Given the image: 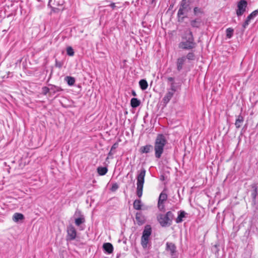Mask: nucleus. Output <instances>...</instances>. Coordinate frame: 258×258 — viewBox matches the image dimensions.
<instances>
[{
	"label": "nucleus",
	"mask_w": 258,
	"mask_h": 258,
	"mask_svg": "<svg viewBox=\"0 0 258 258\" xmlns=\"http://www.w3.org/2000/svg\"><path fill=\"white\" fill-rule=\"evenodd\" d=\"M67 241H72L75 239L77 236V231L72 225H70L67 227Z\"/></svg>",
	"instance_id": "obj_8"
},
{
	"label": "nucleus",
	"mask_w": 258,
	"mask_h": 258,
	"mask_svg": "<svg viewBox=\"0 0 258 258\" xmlns=\"http://www.w3.org/2000/svg\"><path fill=\"white\" fill-rule=\"evenodd\" d=\"M258 15V10H255L252 12L250 15H249L247 17L248 19H253L254 17H255Z\"/></svg>",
	"instance_id": "obj_29"
},
{
	"label": "nucleus",
	"mask_w": 258,
	"mask_h": 258,
	"mask_svg": "<svg viewBox=\"0 0 258 258\" xmlns=\"http://www.w3.org/2000/svg\"><path fill=\"white\" fill-rule=\"evenodd\" d=\"M174 93L173 91H168L163 98L164 103L167 104L173 97Z\"/></svg>",
	"instance_id": "obj_15"
},
{
	"label": "nucleus",
	"mask_w": 258,
	"mask_h": 258,
	"mask_svg": "<svg viewBox=\"0 0 258 258\" xmlns=\"http://www.w3.org/2000/svg\"><path fill=\"white\" fill-rule=\"evenodd\" d=\"M85 219L83 217H79V218H78L77 219H75V224L79 226H80L81 224L85 222Z\"/></svg>",
	"instance_id": "obj_26"
},
{
	"label": "nucleus",
	"mask_w": 258,
	"mask_h": 258,
	"mask_svg": "<svg viewBox=\"0 0 258 258\" xmlns=\"http://www.w3.org/2000/svg\"><path fill=\"white\" fill-rule=\"evenodd\" d=\"M226 36L228 38H230L233 34V29L231 28H228L226 30Z\"/></svg>",
	"instance_id": "obj_27"
},
{
	"label": "nucleus",
	"mask_w": 258,
	"mask_h": 258,
	"mask_svg": "<svg viewBox=\"0 0 258 258\" xmlns=\"http://www.w3.org/2000/svg\"><path fill=\"white\" fill-rule=\"evenodd\" d=\"M140 103V101L136 98H133L131 100V105L133 108L137 107Z\"/></svg>",
	"instance_id": "obj_21"
},
{
	"label": "nucleus",
	"mask_w": 258,
	"mask_h": 258,
	"mask_svg": "<svg viewBox=\"0 0 258 258\" xmlns=\"http://www.w3.org/2000/svg\"><path fill=\"white\" fill-rule=\"evenodd\" d=\"M173 214L171 211H168L166 214H159L157 217V220L162 227H166L171 224L173 219Z\"/></svg>",
	"instance_id": "obj_4"
},
{
	"label": "nucleus",
	"mask_w": 258,
	"mask_h": 258,
	"mask_svg": "<svg viewBox=\"0 0 258 258\" xmlns=\"http://www.w3.org/2000/svg\"><path fill=\"white\" fill-rule=\"evenodd\" d=\"M67 53L69 56H73L74 55V51L72 47L70 46L67 47Z\"/></svg>",
	"instance_id": "obj_30"
},
{
	"label": "nucleus",
	"mask_w": 258,
	"mask_h": 258,
	"mask_svg": "<svg viewBox=\"0 0 258 258\" xmlns=\"http://www.w3.org/2000/svg\"><path fill=\"white\" fill-rule=\"evenodd\" d=\"M97 170L99 175L102 176L106 174L108 169L106 167H98Z\"/></svg>",
	"instance_id": "obj_19"
},
{
	"label": "nucleus",
	"mask_w": 258,
	"mask_h": 258,
	"mask_svg": "<svg viewBox=\"0 0 258 258\" xmlns=\"http://www.w3.org/2000/svg\"><path fill=\"white\" fill-rule=\"evenodd\" d=\"M252 188H254V190L252 194V195L253 198H255L256 197V192H257V191H256L257 188H256V186L254 185L252 186Z\"/></svg>",
	"instance_id": "obj_36"
},
{
	"label": "nucleus",
	"mask_w": 258,
	"mask_h": 258,
	"mask_svg": "<svg viewBox=\"0 0 258 258\" xmlns=\"http://www.w3.org/2000/svg\"><path fill=\"white\" fill-rule=\"evenodd\" d=\"M169 91H173V93H175V92L176 91L175 86L174 85V83H171V86H170V89Z\"/></svg>",
	"instance_id": "obj_35"
},
{
	"label": "nucleus",
	"mask_w": 258,
	"mask_h": 258,
	"mask_svg": "<svg viewBox=\"0 0 258 258\" xmlns=\"http://www.w3.org/2000/svg\"><path fill=\"white\" fill-rule=\"evenodd\" d=\"M185 213L184 211H180L177 218L176 219V223H179L182 222L183 218L185 217Z\"/></svg>",
	"instance_id": "obj_20"
},
{
	"label": "nucleus",
	"mask_w": 258,
	"mask_h": 258,
	"mask_svg": "<svg viewBox=\"0 0 258 258\" xmlns=\"http://www.w3.org/2000/svg\"><path fill=\"white\" fill-rule=\"evenodd\" d=\"M191 0H182L178 11L177 16L180 17L187 13L189 10Z\"/></svg>",
	"instance_id": "obj_6"
},
{
	"label": "nucleus",
	"mask_w": 258,
	"mask_h": 258,
	"mask_svg": "<svg viewBox=\"0 0 258 258\" xmlns=\"http://www.w3.org/2000/svg\"><path fill=\"white\" fill-rule=\"evenodd\" d=\"M139 85L141 89L143 90H145L147 89L148 84L146 80L142 79L139 82Z\"/></svg>",
	"instance_id": "obj_22"
},
{
	"label": "nucleus",
	"mask_w": 258,
	"mask_h": 258,
	"mask_svg": "<svg viewBox=\"0 0 258 258\" xmlns=\"http://www.w3.org/2000/svg\"><path fill=\"white\" fill-rule=\"evenodd\" d=\"M118 188V185L116 183H114L112 185L111 190L112 191H115Z\"/></svg>",
	"instance_id": "obj_37"
},
{
	"label": "nucleus",
	"mask_w": 258,
	"mask_h": 258,
	"mask_svg": "<svg viewBox=\"0 0 258 258\" xmlns=\"http://www.w3.org/2000/svg\"><path fill=\"white\" fill-rule=\"evenodd\" d=\"M50 92V87H43L42 88V92L43 95H46L48 92Z\"/></svg>",
	"instance_id": "obj_32"
},
{
	"label": "nucleus",
	"mask_w": 258,
	"mask_h": 258,
	"mask_svg": "<svg viewBox=\"0 0 258 258\" xmlns=\"http://www.w3.org/2000/svg\"><path fill=\"white\" fill-rule=\"evenodd\" d=\"M65 80L69 86H73L75 83V79L72 77L67 76L65 78Z\"/></svg>",
	"instance_id": "obj_25"
},
{
	"label": "nucleus",
	"mask_w": 258,
	"mask_h": 258,
	"mask_svg": "<svg viewBox=\"0 0 258 258\" xmlns=\"http://www.w3.org/2000/svg\"><path fill=\"white\" fill-rule=\"evenodd\" d=\"M250 20V19H248V17L246 18V19L245 20V22H244L242 25L243 28H245L249 25Z\"/></svg>",
	"instance_id": "obj_33"
},
{
	"label": "nucleus",
	"mask_w": 258,
	"mask_h": 258,
	"mask_svg": "<svg viewBox=\"0 0 258 258\" xmlns=\"http://www.w3.org/2000/svg\"><path fill=\"white\" fill-rule=\"evenodd\" d=\"M167 80L168 82H171L172 83H174V78L172 77H168L167 78Z\"/></svg>",
	"instance_id": "obj_39"
},
{
	"label": "nucleus",
	"mask_w": 258,
	"mask_h": 258,
	"mask_svg": "<svg viewBox=\"0 0 258 258\" xmlns=\"http://www.w3.org/2000/svg\"><path fill=\"white\" fill-rule=\"evenodd\" d=\"M118 146V144L117 143H114L111 147V151H113L114 150L116 149Z\"/></svg>",
	"instance_id": "obj_38"
},
{
	"label": "nucleus",
	"mask_w": 258,
	"mask_h": 258,
	"mask_svg": "<svg viewBox=\"0 0 258 258\" xmlns=\"http://www.w3.org/2000/svg\"><path fill=\"white\" fill-rule=\"evenodd\" d=\"M24 219V215L21 213H16L13 216V220L15 222H18L19 220H22Z\"/></svg>",
	"instance_id": "obj_17"
},
{
	"label": "nucleus",
	"mask_w": 258,
	"mask_h": 258,
	"mask_svg": "<svg viewBox=\"0 0 258 258\" xmlns=\"http://www.w3.org/2000/svg\"><path fill=\"white\" fill-rule=\"evenodd\" d=\"M152 233V228L150 225H147L145 227L141 237V245L144 248L148 247L150 236Z\"/></svg>",
	"instance_id": "obj_5"
},
{
	"label": "nucleus",
	"mask_w": 258,
	"mask_h": 258,
	"mask_svg": "<svg viewBox=\"0 0 258 258\" xmlns=\"http://www.w3.org/2000/svg\"><path fill=\"white\" fill-rule=\"evenodd\" d=\"M103 249L105 252L110 254L113 251V247L112 244L110 243H104L103 245Z\"/></svg>",
	"instance_id": "obj_13"
},
{
	"label": "nucleus",
	"mask_w": 258,
	"mask_h": 258,
	"mask_svg": "<svg viewBox=\"0 0 258 258\" xmlns=\"http://www.w3.org/2000/svg\"><path fill=\"white\" fill-rule=\"evenodd\" d=\"M196 43L191 31L184 33L182 36V40L178 44V47L184 50H190L195 48Z\"/></svg>",
	"instance_id": "obj_2"
},
{
	"label": "nucleus",
	"mask_w": 258,
	"mask_h": 258,
	"mask_svg": "<svg viewBox=\"0 0 258 258\" xmlns=\"http://www.w3.org/2000/svg\"><path fill=\"white\" fill-rule=\"evenodd\" d=\"M110 7L112 8H114L115 7V4L114 3L111 4Z\"/></svg>",
	"instance_id": "obj_40"
},
{
	"label": "nucleus",
	"mask_w": 258,
	"mask_h": 258,
	"mask_svg": "<svg viewBox=\"0 0 258 258\" xmlns=\"http://www.w3.org/2000/svg\"><path fill=\"white\" fill-rule=\"evenodd\" d=\"M55 66L57 68H61L62 66V63L57 61V60H55Z\"/></svg>",
	"instance_id": "obj_34"
},
{
	"label": "nucleus",
	"mask_w": 258,
	"mask_h": 258,
	"mask_svg": "<svg viewBox=\"0 0 258 258\" xmlns=\"http://www.w3.org/2000/svg\"><path fill=\"white\" fill-rule=\"evenodd\" d=\"M113 151H111V149L110 150V152L108 153V155H112L113 154V153L112 152Z\"/></svg>",
	"instance_id": "obj_41"
},
{
	"label": "nucleus",
	"mask_w": 258,
	"mask_h": 258,
	"mask_svg": "<svg viewBox=\"0 0 258 258\" xmlns=\"http://www.w3.org/2000/svg\"><path fill=\"white\" fill-rule=\"evenodd\" d=\"M166 250L169 251L170 254L173 255L176 252V247L175 244L173 243L168 242L166 243Z\"/></svg>",
	"instance_id": "obj_11"
},
{
	"label": "nucleus",
	"mask_w": 258,
	"mask_h": 258,
	"mask_svg": "<svg viewBox=\"0 0 258 258\" xmlns=\"http://www.w3.org/2000/svg\"><path fill=\"white\" fill-rule=\"evenodd\" d=\"M247 3L245 0H241L237 4L236 15L238 17L242 16L246 11Z\"/></svg>",
	"instance_id": "obj_9"
},
{
	"label": "nucleus",
	"mask_w": 258,
	"mask_h": 258,
	"mask_svg": "<svg viewBox=\"0 0 258 258\" xmlns=\"http://www.w3.org/2000/svg\"><path fill=\"white\" fill-rule=\"evenodd\" d=\"M133 206L135 209L140 210L142 207L141 201L140 200H136L133 203Z\"/></svg>",
	"instance_id": "obj_23"
},
{
	"label": "nucleus",
	"mask_w": 258,
	"mask_h": 258,
	"mask_svg": "<svg viewBox=\"0 0 258 258\" xmlns=\"http://www.w3.org/2000/svg\"><path fill=\"white\" fill-rule=\"evenodd\" d=\"M50 87V92L51 93L55 94L56 92L61 91L62 90V89L56 86H54L53 85H49Z\"/></svg>",
	"instance_id": "obj_18"
},
{
	"label": "nucleus",
	"mask_w": 258,
	"mask_h": 258,
	"mask_svg": "<svg viewBox=\"0 0 258 258\" xmlns=\"http://www.w3.org/2000/svg\"><path fill=\"white\" fill-rule=\"evenodd\" d=\"M243 121H244L243 117L240 115H238L236 119L235 123L236 127L237 128L240 127L241 126L242 123H243Z\"/></svg>",
	"instance_id": "obj_14"
},
{
	"label": "nucleus",
	"mask_w": 258,
	"mask_h": 258,
	"mask_svg": "<svg viewBox=\"0 0 258 258\" xmlns=\"http://www.w3.org/2000/svg\"><path fill=\"white\" fill-rule=\"evenodd\" d=\"M146 172V171L144 168H142L138 171L137 176V195L139 198H141L143 194V189L145 182Z\"/></svg>",
	"instance_id": "obj_3"
},
{
	"label": "nucleus",
	"mask_w": 258,
	"mask_h": 258,
	"mask_svg": "<svg viewBox=\"0 0 258 258\" xmlns=\"http://www.w3.org/2000/svg\"><path fill=\"white\" fill-rule=\"evenodd\" d=\"M201 23L200 19H197L190 22L191 26L193 27H199Z\"/></svg>",
	"instance_id": "obj_24"
},
{
	"label": "nucleus",
	"mask_w": 258,
	"mask_h": 258,
	"mask_svg": "<svg viewBox=\"0 0 258 258\" xmlns=\"http://www.w3.org/2000/svg\"><path fill=\"white\" fill-rule=\"evenodd\" d=\"M186 57V59H188V60H194L195 59V54L191 52L187 53Z\"/></svg>",
	"instance_id": "obj_28"
},
{
	"label": "nucleus",
	"mask_w": 258,
	"mask_h": 258,
	"mask_svg": "<svg viewBox=\"0 0 258 258\" xmlns=\"http://www.w3.org/2000/svg\"><path fill=\"white\" fill-rule=\"evenodd\" d=\"M136 220L139 225H143L145 222V217L140 212H138L136 215Z\"/></svg>",
	"instance_id": "obj_12"
},
{
	"label": "nucleus",
	"mask_w": 258,
	"mask_h": 258,
	"mask_svg": "<svg viewBox=\"0 0 258 258\" xmlns=\"http://www.w3.org/2000/svg\"><path fill=\"white\" fill-rule=\"evenodd\" d=\"M132 94H133L134 96H136V92H135L134 91H133Z\"/></svg>",
	"instance_id": "obj_42"
},
{
	"label": "nucleus",
	"mask_w": 258,
	"mask_h": 258,
	"mask_svg": "<svg viewBox=\"0 0 258 258\" xmlns=\"http://www.w3.org/2000/svg\"><path fill=\"white\" fill-rule=\"evenodd\" d=\"M152 149V146L151 145H147L141 147L140 149V151L141 153H148Z\"/></svg>",
	"instance_id": "obj_16"
},
{
	"label": "nucleus",
	"mask_w": 258,
	"mask_h": 258,
	"mask_svg": "<svg viewBox=\"0 0 258 258\" xmlns=\"http://www.w3.org/2000/svg\"><path fill=\"white\" fill-rule=\"evenodd\" d=\"M194 13L195 15H198L199 14H203V11L201 8H199L198 7H195L194 9Z\"/></svg>",
	"instance_id": "obj_31"
},
{
	"label": "nucleus",
	"mask_w": 258,
	"mask_h": 258,
	"mask_svg": "<svg viewBox=\"0 0 258 258\" xmlns=\"http://www.w3.org/2000/svg\"><path fill=\"white\" fill-rule=\"evenodd\" d=\"M186 62V57L184 56L179 57L177 59L176 66L178 71H180L183 67V65Z\"/></svg>",
	"instance_id": "obj_10"
},
{
	"label": "nucleus",
	"mask_w": 258,
	"mask_h": 258,
	"mask_svg": "<svg viewBox=\"0 0 258 258\" xmlns=\"http://www.w3.org/2000/svg\"><path fill=\"white\" fill-rule=\"evenodd\" d=\"M167 143L165 137L163 134H158L154 143L155 156L156 158H161L164 152V147Z\"/></svg>",
	"instance_id": "obj_1"
},
{
	"label": "nucleus",
	"mask_w": 258,
	"mask_h": 258,
	"mask_svg": "<svg viewBox=\"0 0 258 258\" xmlns=\"http://www.w3.org/2000/svg\"><path fill=\"white\" fill-rule=\"evenodd\" d=\"M167 195L163 190L159 195L157 206L160 211H165L164 203L167 200Z\"/></svg>",
	"instance_id": "obj_7"
}]
</instances>
